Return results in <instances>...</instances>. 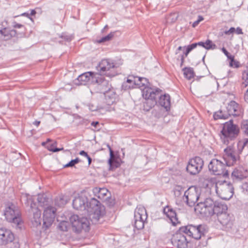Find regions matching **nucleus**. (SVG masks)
<instances>
[{"instance_id":"nucleus-8","label":"nucleus","mask_w":248,"mask_h":248,"mask_svg":"<svg viewBox=\"0 0 248 248\" xmlns=\"http://www.w3.org/2000/svg\"><path fill=\"white\" fill-rule=\"evenodd\" d=\"M70 221L72 227L78 233L82 231L87 232L90 230V222L86 217L80 218L78 215H73L70 217Z\"/></svg>"},{"instance_id":"nucleus-19","label":"nucleus","mask_w":248,"mask_h":248,"mask_svg":"<svg viewBox=\"0 0 248 248\" xmlns=\"http://www.w3.org/2000/svg\"><path fill=\"white\" fill-rule=\"evenodd\" d=\"M163 213L170 219L173 226H175L179 223L176 213L171 207L166 206L163 209Z\"/></svg>"},{"instance_id":"nucleus-46","label":"nucleus","mask_w":248,"mask_h":248,"mask_svg":"<svg viewBox=\"0 0 248 248\" xmlns=\"http://www.w3.org/2000/svg\"><path fill=\"white\" fill-rule=\"evenodd\" d=\"M235 31L234 27H231L229 30L224 31V33L226 35H230L233 33Z\"/></svg>"},{"instance_id":"nucleus-58","label":"nucleus","mask_w":248,"mask_h":248,"mask_svg":"<svg viewBox=\"0 0 248 248\" xmlns=\"http://www.w3.org/2000/svg\"><path fill=\"white\" fill-rule=\"evenodd\" d=\"M89 109L92 111H93L96 109V108L95 107H94L93 106H92L91 107L89 106Z\"/></svg>"},{"instance_id":"nucleus-36","label":"nucleus","mask_w":248,"mask_h":248,"mask_svg":"<svg viewBox=\"0 0 248 248\" xmlns=\"http://www.w3.org/2000/svg\"><path fill=\"white\" fill-rule=\"evenodd\" d=\"M67 202V198L62 195H59L55 199V203L58 206H62Z\"/></svg>"},{"instance_id":"nucleus-49","label":"nucleus","mask_w":248,"mask_h":248,"mask_svg":"<svg viewBox=\"0 0 248 248\" xmlns=\"http://www.w3.org/2000/svg\"><path fill=\"white\" fill-rule=\"evenodd\" d=\"M47 148L49 151H52L53 152H57L60 151L62 150L63 149L62 148H57V147L53 148H49L48 147H47Z\"/></svg>"},{"instance_id":"nucleus-11","label":"nucleus","mask_w":248,"mask_h":248,"mask_svg":"<svg viewBox=\"0 0 248 248\" xmlns=\"http://www.w3.org/2000/svg\"><path fill=\"white\" fill-rule=\"evenodd\" d=\"M204 165L203 160L196 156L189 160L186 166V171L191 175H196L202 170Z\"/></svg>"},{"instance_id":"nucleus-9","label":"nucleus","mask_w":248,"mask_h":248,"mask_svg":"<svg viewBox=\"0 0 248 248\" xmlns=\"http://www.w3.org/2000/svg\"><path fill=\"white\" fill-rule=\"evenodd\" d=\"M147 218V214L145 208L143 207H137L134 212V227L137 230L143 229Z\"/></svg>"},{"instance_id":"nucleus-12","label":"nucleus","mask_w":248,"mask_h":248,"mask_svg":"<svg viewBox=\"0 0 248 248\" xmlns=\"http://www.w3.org/2000/svg\"><path fill=\"white\" fill-rule=\"evenodd\" d=\"M115 68L114 63L109 59L102 60L96 67L97 71L99 72V74L106 75L109 77H113L115 75V73H108Z\"/></svg>"},{"instance_id":"nucleus-50","label":"nucleus","mask_w":248,"mask_h":248,"mask_svg":"<svg viewBox=\"0 0 248 248\" xmlns=\"http://www.w3.org/2000/svg\"><path fill=\"white\" fill-rule=\"evenodd\" d=\"M79 154L80 155H82V156H84L86 157H87L88 156H89V155H88L87 153L85 151L82 150V151H81Z\"/></svg>"},{"instance_id":"nucleus-4","label":"nucleus","mask_w":248,"mask_h":248,"mask_svg":"<svg viewBox=\"0 0 248 248\" xmlns=\"http://www.w3.org/2000/svg\"><path fill=\"white\" fill-rule=\"evenodd\" d=\"M35 197L28 194H23L21 197V200L24 201L26 205L29 207L33 213V217L31 222L33 225L37 227L41 225V212L36 207V203L34 202Z\"/></svg>"},{"instance_id":"nucleus-45","label":"nucleus","mask_w":248,"mask_h":248,"mask_svg":"<svg viewBox=\"0 0 248 248\" xmlns=\"http://www.w3.org/2000/svg\"><path fill=\"white\" fill-rule=\"evenodd\" d=\"M61 37L62 39H63L64 40H65V41H67L68 42L71 41L73 39L72 36L69 35H66V34L62 35Z\"/></svg>"},{"instance_id":"nucleus-53","label":"nucleus","mask_w":248,"mask_h":248,"mask_svg":"<svg viewBox=\"0 0 248 248\" xmlns=\"http://www.w3.org/2000/svg\"><path fill=\"white\" fill-rule=\"evenodd\" d=\"M236 31L237 34H242L243 33L242 29L239 27L237 28Z\"/></svg>"},{"instance_id":"nucleus-51","label":"nucleus","mask_w":248,"mask_h":248,"mask_svg":"<svg viewBox=\"0 0 248 248\" xmlns=\"http://www.w3.org/2000/svg\"><path fill=\"white\" fill-rule=\"evenodd\" d=\"M99 123L98 122H93L92 123H91V125L94 127L95 128H98V127L97 126L99 125Z\"/></svg>"},{"instance_id":"nucleus-6","label":"nucleus","mask_w":248,"mask_h":248,"mask_svg":"<svg viewBox=\"0 0 248 248\" xmlns=\"http://www.w3.org/2000/svg\"><path fill=\"white\" fill-rule=\"evenodd\" d=\"M180 232H184L188 236L194 239L199 240L205 235L206 231L204 227L202 225L195 226L189 224L180 227Z\"/></svg>"},{"instance_id":"nucleus-26","label":"nucleus","mask_w":248,"mask_h":248,"mask_svg":"<svg viewBox=\"0 0 248 248\" xmlns=\"http://www.w3.org/2000/svg\"><path fill=\"white\" fill-rule=\"evenodd\" d=\"M103 94L105 95L106 102L108 105H111L115 102L117 95L114 90L112 88Z\"/></svg>"},{"instance_id":"nucleus-29","label":"nucleus","mask_w":248,"mask_h":248,"mask_svg":"<svg viewBox=\"0 0 248 248\" xmlns=\"http://www.w3.org/2000/svg\"><path fill=\"white\" fill-rule=\"evenodd\" d=\"M108 147L109 149L110 158L108 160V164L109 166V170H113L120 166V164L114 157L113 151L111 149L110 146L108 145Z\"/></svg>"},{"instance_id":"nucleus-10","label":"nucleus","mask_w":248,"mask_h":248,"mask_svg":"<svg viewBox=\"0 0 248 248\" xmlns=\"http://www.w3.org/2000/svg\"><path fill=\"white\" fill-rule=\"evenodd\" d=\"M224 162L217 159H212L208 165L209 170L215 175H228Z\"/></svg>"},{"instance_id":"nucleus-52","label":"nucleus","mask_w":248,"mask_h":248,"mask_svg":"<svg viewBox=\"0 0 248 248\" xmlns=\"http://www.w3.org/2000/svg\"><path fill=\"white\" fill-rule=\"evenodd\" d=\"M14 27L15 28H20L21 27H23V25L20 24L15 23L14 25Z\"/></svg>"},{"instance_id":"nucleus-2","label":"nucleus","mask_w":248,"mask_h":248,"mask_svg":"<svg viewBox=\"0 0 248 248\" xmlns=\"http://www.w3.org/2000/svg\"><path fill=\"white\" fill-rule=\"evenodd\" d=\"M37 201L41 206H47L44 211L43 224V227L47 229L51 226L54 222L56 209L54 207L48 206L50 200L45 194H38Z\"/></svg>"},{"instance_id":"nucleus-56","label":"nucleus","mask_w":248,"mask_h":248,"mask_svg":"<svg viewBox=\"0 0 248 248\" xmlns=\"http://www.w3.org/2000/svg\"><path fill=\"white\" fill-rule=\"evenodd\" d=\"M189 46H191L192 49H193L195 48H196L197 46H198V44H197V43H193V44L190 45Z\"/></svg>"},{"instance_id":"nucleus-14","label":"nucleus","mask_w":248,"mask_h":248,"mask_svg":"<svg viewBox=\"0 0 248 248\" xmlns=\"http://www.w3.org/2000/svg\"><path fill=\"white\" fill-rule=\"evenodd\" d=\"M223 160L226 166L233 165L239 158V155L230 147L224 150Z\"/></svg>"},{"instance_id":"nucleus-41","label":"nucleus","mask_w":248,"mask_h":248,"mask_svg":"<svg viewBox=\"0 0 248 248\" xmlns=\"http://www.w3.org/2000/svg\"><path fill=\"white\" fill-rule=\"evenodd\" d=\"M80 161L78 158H76L75 159L71 160L68 163L64 166V167H72L75 166V164H78Z\"/></svg>"},{"instance_id":"nucleus-39","label":"nucleus","mask_w":248,"mask_h":248,"mask_svg":"<svg viewBox=\"0 0 248 248\" xmlns=\"http://www.w3.org/2000/svg\"><path fill=\"white\" fill-rule=\"evenodd\" d=\"M241 129L245 135L248 137V120H243L242 122Z\"/></svg>"},{"instance_id":"nucleus-37","label":"nucleus","mask_w":248,"mask_h":248,"mask_svg":"<svg viewBox=\"0 0 248 248\" xmlns=\"http://www.w3.org/2000/svg\"><path fill=\"white\" fill-rule=\"evenodd\" d=\"M115 32H111L108 35L106 36L103 37L99 41V43H104L107 41H108L112 39L115 35Z\"/></svg>"},{"instance_id":"nucleus-7","label":"nucleus","mask_w":248,"mask_h":248,"mask_svg":"<svg viewBox=\"0 0 248 248\" xmlns=\"http://www.w3.org/2000/svg\"><path fill=\"white\" fill-rule=\"evenodd\" d=\"M4 216L8 222L17 225L21 222L20 211L18 207L13 203L6 205L4 210Z\"/></svg>"},{"instance_id":"nucleus-59","label":"nucleus","mask_w":248,"mask_h":248,"mask_svg":"<svg viewBox=\"0 0 248 248\" xmlns=\"http://www.w3.org/2000/svg\"><path fill=\"white\" fill-rule=\"evenodd\" d=\"M33 124L36 125V126H38L40 124V122L38 121H35L33 123Z\"/></svg>"},{"instance_id":"nucleus-44","label":"nucleus","mask_w":248,"mask_h":248,"mask_svg":"<svg viewBox=\"0 0 248 248\" xmlns=\"http://www.w3.org/2000/svg\"><path fill=\"white\" fill-rule=\"evenodd\" d=\"M241 188L244 192L248 194V183H243L241 186Z\"/></svg>"},{"instance_id":"nucleus-28","label":"nucleus","mask_w":248,"mask_h":248,"mask_svg":"<svg viewBox=\"0 0 248 248\" xmlns=\"http://www.w3.org/2000/svg\"><path fill=\"white\" fill-rule=\"evenodd\" d=\"M222 195L220 197L222 199L229 200L233 194V188L230 183L228 184L226 186L224 187L222 190Z\"/></svg>"},{"instance_id":"nucleus-64","label":"nucleus","mask_w":248,"mask_h":248,"mask_svg":"<svg viewBox=\"0 0 248 248\" xmlns=\"http://www.w3.org/2000/svg\"><path fill=\"white\" fill-rule=\"evenodd\" d=\"M36 14V11L34 10H32L31 11V12L30 14V16H33L35 14Z\"/></svg>"},{"instance_id":"nucleus-20","label":"nucleus","mask_w":248,"mask_h":248,"mask_svg":"<svg viewBox=\"0 0 248 248\" xmlns=\"http://www.w3.org/2000/svg\"><path fill=\"white\" fill-rule=\"evenodd\" d=\"M161 91L159 92V95H157V97H159L158 103L161 107H164L166 111H168L170 109V96L169 94H161Z\"/></svg>"},{"instance_id":"nucleus-15","label":"nucleus","mask_w":248,"mask_h":248,"mask_svg":"<svg viewBox=\"0 0 248 248\" xmlns=\"http://www.w3.org/2000/svg\"><path fill=\"white\" fill-rule=\"evenodd\" d=\"M184 196L186 197L187 204L192 207L199 200L200 194L195 187H190L185 191Z\"/></svg>"},{"instance_id":"nucleus-60","label":"nucleus","mask_w":248,"mask_h":248,"mask_svg":"<svg viewBox=\"0 0 248 248\" xmlns=\"http://www.w3.org/2000/svg\"><path fill=\"white\" fill-rule=\"evenodd\" d=\"M87 158L88 159V164L90 165L91 164L92 159V158L89 156H87Z\"/></svg>"},{"instance_id":"nucleus-40","label":"nucleus","mask_w":248,"mask_h":248,"mask_svg":"<svg viewBox=\"0 0 248 248\" xmlns=\"http://www.w3.org/2000/svg\"><path fill=\"white\" fill-rule=\"evenodd\" d=\"M243 79L244 80V82L242 85L246 87L248 85V66L246 67V69L243 72Z\"/></svg>"},{"instance_id":"nucleus-3","label":"nucleus","mask_w":248,"mask_h":248,"mask_svg":"<svg viewBox=\"0 0 248 248\" xmlns=\"http://www.w3.org/2000/svg\"><path fill=\"white\" fill-rule=\"evenodd\" d=\"M240 133L238 126L233 124L232 119L223 124L220 138L224 144H228L230 141L235 139Z\"/></svg>"},{"instance_id":"nucleus-30","label":"nucleus","mask_w":248,"mask_h":248,"mask_svg":"<svg viewBox=\"0 0 248 248\" xmlns=\"http://www.w3.org/2000/svg\"><path fill=\"white\" fill-rule=\"evenodd\" d=\"M94 195L98 199L101 200H104L107 195L108 190L106 188L95 187L93 190Z\"/></svg>"},{"instance_id":"nucleus-62","label":"nucleus","mask_w":248,"mask_h":248,"mask_svg":"<svg viewBox=\"0 0 248 248\" xmlns=\"http://www.w3.org/2000/svg\"><path fill=\"white\" fill-rule=\"evenodd\" d=\"M199 23H200V22H199L198 20H197V21H195V22L193 23L192 26H193V27H196V26H197V25L199 24Z\"/></svg>"},{"instance_id":"nucleus-22","label":"nucleus","mask_w":248,"mask_h":248,"mask_svg":"<svg viewBox=\"0 0 248 248\" xmlns=\"http://www.w3.org/2000/svg\"><path fill=\"white\" fill-rule=\"evenodd\" d=\"M247 176V171L243 167L235 169L232 173V178L233 181L241 180Z\"/></svg>"},{"instance_id":"nucleus-61","label":"nucleus","mask_w":248,"mask_h":248,"mask_svg":"<svg viewBox=\"0 0 248 248\" xmlns=\"http://www.w3.org/2000/svg\"><path fill=\"white\" fill-rule=\"evenodd\" d=\"M180 58L181 62H182V63H184L185 61V56H184V55H181L180 56Z\"/></svg>"},{"instance_id":"nucleus-55","label":"nucleus","mask_w":248,"mask_h":248,"mask_svg":"<svg viewBox=\"0 0 248 248\" xmlns=\"http://www.w3.org/2000/svg\"><path fill=\"white\" fill-rule=\"evenodd\" d=\"M244 99H245V101L247 103H248V88L246 93L244 95Z\"/></svg>"},{"instance_id":"nucleus-21","label":"nucleus","mask_w":248,"mask_h":248,"mask_svg":"<svg viewBox=\"0 0 248 248\" xmlns=\"http://www.w3.org/2000/svg\"><path fill=\"white\" fill-rule=\"evenodd\" d=\"M104 209V207H101L100 202L95 198L91 199L90 201L87 200L86 203V210L88 212H92L94 210Z\"/></svg>"},{"instance_id":"nucleus-42","label":"nucleus","mask_w":248,"mask_h":248,"mask_svg":"<svg viewBox=\"0 0 248 248\" xmlns=\"http://www.w3.org/2000/svg\"><path fill=\"white\" fill-rule=\"evenodd\" d=\"M221 50L228 59L232 60V62L233 60V56L231 55L225 47H222Z\"/></svg>"},{"instance_id":"nucleus-38","label":"nucleus","mask_w":248,"mask_h":248,"mask_svg":"<svg viewBox=\"0 0 248 248\" xmlns=\"http://www.w3.org/2000/svg\"><path fill=\"white\" fill-rule=\"evenodd\" d=\"M69 226V223L67 221H61L58 225V229L63 232H66L68 230Z\"/></svg>"},{"instance_id":"nucleus-5","label":"nucleus","mask_w":248,"mask_h":248,"mask_svg":"<svg viewBox=\"0 0 248 248\" xmlns=\"http://www.w3.org/2000/svg\"><path fill=\"white\" fill-rule=\"evenodd\" d=\"M161 90L157 88L153 89L152 88H145L143 90L142 96L145 101L143 102L144 109L149 111L157 103V95H159Z\"/></svg>"},{"instance_id":"nucleus-24","label":"nucleus","mask_w":248,"mask_h":248,"mask_svg":"<svg viewBox=\"0 0 248 248\" xmlns=\"http://www.w3.org/2000/svg\"><path fill=\"white\" fill-rule=\"evenodd\" d=\"M138 77L129 76L128 77L126 82L124 83L122 87L124 90L136 88V83L139 80Z\"/></svg>"},{"instance_id":"nucleus-57","label":"nucleus","mask_w":248,"mask_h":248,"mask_svg":"<svg viewBox=\"0 0 248 248\" xmlns=\"http://www.w3.org/2000/svg\"><path fill=\"white\" fill-rule=\"evenodd\" d=\"M21 16H26L27 17H29L30 18V19H31V18L30 17V14L28 13H24L23 14H22L21 15Z\"/></svg>"},{"instance_id":"nucleus-35","label":"nucleus","mask_w":248,"mask_h":248,"mask_svg":"<svg viewBox=\"0 0 248 248\" xmlns=\"http://www.w3.org/2000/svg\"><path fill=\"white\" fill-rule=\"evenodd\" d=\"M185 78L190 80L194 78L195 73L193 69L191 67H185L183 69Z\"/></svg>"},{"instance_id":"nucleus-18","label":"nucleus","mask_w":248,"mask_h":248,"mask_svg":"<svg viewBox=\"0 0 248 248\" xmlns=\"http://www.w3.org/2000/svg\"><path fill=\"white\" fill-rule=\"evenodd\" d=\"M86 202H87V197L81 195L75 197L73 200V206L77 210H85Z\"/></svg>"},{"instance_id":"nucleus-23","label":"nucleus","mask_w":248,"mask_h":248,"mask_svg":"<svg viewBox=\"0 0 248 248\" xmlns=\"http://www.w3.org/2000/svg\"><path fill=\"white\" fill-rule=\"evenodd\" d=\"M98 73H94L93 72H85L80 75H79L77 80L80 82V84H85L86 82L92 80V82L94 83V78L95 74H97Z\"/></svg>"},{"instance_id":"nucleus-63","label":"nucleus","mask_w":248,"mask_h":248,"mask_svg":"<svg viewBox=\"0 0 248 248\" xmlns=\"http://www.w3.org/2000/svg\"><path fill=\"white\" fill-rule=\"evenodd\" d=\"M186 50H187V52L188 51L189 52H190L191 51H192L193 50V49H192L191 46H190L188 45L187 46Z\"/></svg>"},{"instance_id":"nucleus-33","label":"nucleus","mask_w":248,"mask_h":248,"mask_svg":"<svg viewBox=\"0 0 248 248\" xmlns=\"http://www.w3.org/2000/svg\"><path fill=\"white\" fill-rule=\"evenodd\" d=\"M139 80L138 83H136V88H139L140 89L142 92V94H143V90L145 88H150L148 87L149 82L148 79L144 78L139 77Z\"/></svg>"},{"instance_id":"nucleus-25","label":"nucleus","mask_w":248,"mask_h":248,"mask_svg":"<svg viewBox=\"0 0 248 248\" xmlns=\"http://www.w3.org/2000/svg\"><path fill=\"white\" fill-rule=\"evenodd\" d=\"M226 109L232 116H238L240 114L239 105L234 101H231L228 104Z\"/></svg>"},{"instance_id":"nucleus-34","label":"nucleus","mask_w":248,"mask_h":248,"mask_svg":"<svg viewBox=\"0 0 248 248\" xmlns=\"http://www.w3.org/2000/svg\"><path fill=\"white\" fill-rule=\"evenodd\" d=\"M197 44H198V46H201L207 50L210 49H214L217 48L216 45L213 44L210 40H207L205 42H199L197 43Z\"/></svg>"},{"instance_id":"nucleus-48","label":"nucleus","mask_w":248,"mask_h":248,"mask_svg":"<svg viewBox=\"0 0 248 248\" xmlns=\"http://www.w3.org/2000/svg\"><path fill=\"white\" fill-rule=\"evenodd\" d=\"M240 143V145H242L244 146H245L248 143V139L245 138L239 141Z\"/></svg>"},{"instance_id":"nucleus-16","label":"nucleus","mask_w":248,"mask_h":248,"mask_svg":"<svg viewBox=\"0 0 248 248\" xmlns=\"http://www.w3.org/2000/svg\"><path fill=\"white\" fill-rule=\"evenodd\" d=\"M183 233H184L180 232L179 229L172 239L173 245L177 248H189L188 246L189 240Z\"/></svg>"},{"instance_id":"nucleus-54","label":"nucleus","mask_w":248,"mask_h":248,"mask_svg":"<svg viewBox=\"0 0 248 248\" xmlns=\"http://www.w3.org/2000/svg\"><path fill=\"white\" fill-rule=\"evenodd\" d=\"M6 31V29L5 28H4L3 29H0V34H1V35H3L6 36V34H5Z\"/></svg>"},{"instance_id":"nucleus-43","label":"nucleus","mask_w":248,"mask_h":248,"mask_svg":"<svg viewBox=\"0 0 248 248\" xmlns=\"http://www.w3.org/2000/svg\"><path fill=\"white\" fill-rule=\"evenodd\" d=\"M230 66L235 68H238L240 67V64L238 61H236L234 60V57L233 56V60L232 62V60H230Z\"/></svg>"},{"instance_id":"nucleus-13","label":"nucleus","mask_w":248,"mask_h":248,"mask_svg":"<svg viewBox=\"0 0 248 248\" xmlns=\"http://www.w3.org/2000/svg\"><path fill=\"white\" fill-rule=\"evenodd\" d=\"M93 84L96 85V87L98 89V92L102 93L107 92L112 88L109 81L106 80L102 75L99 74L98 73L95 75Z\"/></svg>"},{"instance_id":"nucleus-17","label":"nucleus","mask_w":248,"mask_h":248,"mask_svg":"<svg viewBox=\"0 0 248 248\" xmlns=\"http://www.w3.org/2000/svg\"><path fill=\"white\" fill-rule=\"evenodd\" d=\"M14 240V234L10 230L5 228L0 229V245H6L13 242Z\"/></svg>"},{"instance_id":"nucleus-47","label":"nucleus","mask_w":248,"mask_h":248,"mask_svg":"<svg viewBox=\"0 0 248 248\" xmlns=\"http://www.w3.org/2000/svg\"><path fill=\"white\" fill-rule=\"evenodd\" d=\"M245 146H244L242 145H240V143L238 142L237 143V148H238V153H237L238 154H240L242 151H243L244 148Z\"/></svg>"},{"instance_id":"nucleus-1","label":"nucleus","mask_w":248,"mask_h":248,"mask_svg":"<svg viewBox=\"0 0 248 248\" xmlns=\"http://www.w3.org/2000/svg\"><path fill=\"white\" fill-rule=\"evenodd\" d=\"M195 209L203 217H211L216 215L224 230L232 234H235L238 231L234 223V218L227 212L228 207L226 204L208 198L203 202H198Z\"/></svg>"},{"instance_id":"nucleus-31","label":"nucleus","mask_w":248,"mask_h":248,"mask_svg":"<svg viewBox=\"0 0 248 248\" xmlns=\"http://www.w3.org/2000/svg\"><path fill=\"white\" fill-rule=\"evenodd\" d=\"M231 115V113H229V111L226 109L223 111L221 110L216 112L214 114V118L215 120L227 119Z\"/></svg>"},{"instance_id":"nucleus-32","label":"nucleus","mask_w":248,"mask_h":248,"mask_svg":"<svg viewBox=\"0 0 248 248\" xmlns=\"http://www.w3.org/2000/svg\"><path fill=\"white\" fill-rule=\"evenodd\" d=\"M231 115V113H229V111L226 109L223 111L221 110L216 112L214 114V118L215 120L227 119Z\"/></svg>"},{"instance_id":"nucleus-27","label":"nucleus","mask_w":248,"mask_h":248,"mask_svg":"<svg viewBox=\"0 0 248 248\" xmlns=\"http://www.w3.org/2000/svg\"><path fill=\"white\" fill-rule=\"evenodd\" d=\"M90 214V219L93 224L97 223L100 218L104 215V209L95 210Z\"/></svg>"}]
</instances>
